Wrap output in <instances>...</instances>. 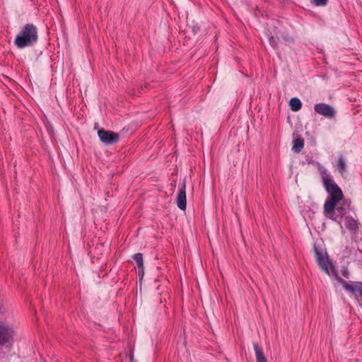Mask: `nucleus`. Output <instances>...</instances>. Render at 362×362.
Instances as JSON below:
<instances>
[{
	"label": "nucleus",
	"mask_w": 362,
	"mask_h": 362,
	"mask_svg": "<svg viewBox=\"0 0 362 362\" xmlns=\"http://www.w3.org/2000/svg\"><path fill=\"white\" fill-rule=\"evenodd\" d=\"M322 181L323 187L328 193L323 209L326 212H329L334 209L337 204L340 202L344 198V194L341 188L334 182L331 173L323 166L318 167Z\"/></svg>",
	"instance_id": "1"
},
{
	"label": "nucleus",
	"mask_w": 362,
	"mask_h": 362,
	"mask_svg": "<svg viewBox=\"0 0 362 362\" xmlns=\"http://www.w3.org/2000/svg\"><path fill=\"white\" fill-rule=\"evenodd\" d=\"M37 40L38 34L36 26L32 23H28L22 28L16 35L14 45L18 48L23 49L33 46L37 42Z\"/></svg>",
	"instance_id": "2"
},
{
	"label": "nucleus",
	"mask_w": 362,
	"mask_h": 362,
	"mask_svg": "<svg viewBox=\"0 0 362 362\" xmlns=\"http://www.w3.org/2000/svg\"><path fill=\"white\" fill-rule=\"evenodd\" d=\"M342 202L337 204L334 209L329 212L323 211L324 215L335 222L338 223L342 229L341 221L344 216L349 211L351 201L349 199H342Z\"/></svg>",
	"instance_id": "3"
},
{
	"label": "nucleus",
	"mask_w": 362,
	"mask_h": 362,
	"mask_svg": "<svg viewBox=\"0 0 362 362\" xmlns=\"http://www.w3.org/2000/svg\"><path fill=\"white\" fill-rule=\"evenodd\" d=\"M332 267V272L334 274L335 279L343 286V288L351 295H354L355 298L358 300L362 298V281H351L349 282L345 281L344 279L340 277L338 274L334 265L331 264Z\"/></svg>",
	"instance_id": "4"
},
{
	"label": "nucleus",
	"mask_w": 362,
	"mask_h": 362,
	"mask_svg": "<svg viewBox=\"0 0 362 362\" xmlns=\"http://www.w3.org/2000/svg\"><path fill=\"white\" fill-rule=\"evenodd\" d=\"M313 251L315 258L319 267L328 275H330L329 270H331L332 274L334 276L332 272L333 269L331 266V264L333 265V264L329 259L327 252L317 244H314Z\"/></svg>",
	"instance_id": "5"
},
{
	"label": "nucleus",
	"mask_w": 362,
	"mask_h": 362,
	"mask_svg": "<svg viewBox=\"0 0 362 362\" xmlns=\"http://www.w3.org/2000/svg\"><path fill=\"white\" fill-rule=\"evenodd\" d=\"M15 336L16 331L11 324L0 322V346L11 344Z\"/></svg>",
	"instance_id": "6"
},
{
	"label": "nucleus",
	"mask_w": 362,
	"mask_h": 362,
	"mask_svg": "<svg viewBox=\"0 0 362 362\" xmlns=\"http://www.w3.org/2000/svg\"><path fill=\"white\" fill-rule=\"evenodd\" d=\"M314 110L317 114L322 115L327 119H334L337 115L335 109L332 105L324 103H320L315 105Z\"/></svg>",
	"instance_id": "7"
},
{
	"label": "nucleus",
	"mask_w": 362,
	"mask_h": 362,
	"mask_svg": "<svg viewBox=\"0 0 362 362\" xmlns=\"http://www.w3.org/2000/svg\"><path fill=\"white\" fill-rule=\"evenodd\" d=\"M98 135L100 141L105 145L114 144L119 140L118 134L111 131L100 129L98 132Z\"/></svg>",
	"instance_id": "8"
},
{
	"label": "nucleus",
	"mask_w": 362,
	"mask_h": 362,
	"mask_svg": "<svg viewBox=\"0 0 362 362\" xmlns=\"http://www.w3.org/2000/svg\"><path fill=\"white\" fill-rule=\"evenodd\" d=\"M176 204L177 207L185 211L187 207V197H186V184L185 180H184L181 183H180L179 190L177 193V197L176 199Z\"/></svg>",
	"instance_id": "9"
},
{
	"label": "nucleus",
	"mask_w": 362,
	"mask_h": 362,
	"mask_svg": "<svg viewBox=\"0 0 362 362\" xmlns=\"http://www.w3.org/2000/svg\"><path fill=\"white\" fill-rule=\"evenodd\" d=\"M360 225L359 223L356 220H355L352 216H346L345 217V226L346 228L350 230L354 234H357L358 232Z\"/></svg>",
	"instance_id": "10"
},
{
	"label": "nucleus",
	"mask_w": 362,
	"mask_h": 362,
	"mask_svg": "<svg viewBox=\"0 0 362 362\" xmlns=\"http://www.w3.org/2000/svg\"><path fill=\"white\" fill-rule=\"evenodd\" d=\"M253 346L255 351L257 362H267L262 349L257 343H254Z\"/></svg>",
	"instance_id": "11"
},
{
	"label": "nucleus",
	"mask_w": 362,
	"mask_h": 362,
	"mask_svg": "<svg viewBox=\"0 0 362 362\" xmlns=\"http://www.w3.org/2000/svg\"><path fill=\"white\" fill-rule=\"evenodd\" d=\"M304 146V139L303 138H297L293 141L292 150L295 153H300Z\"/></svg>",
	"instance_id": "12"
},
{
	"label": "nucleus",
	"mask_w": 362,
	"mask_h": 362,
	"mask_svg": "<svg viewBox=\"0 0 362 362\" xmlns=\"http://www.w3.org/2000/svg\"><path fill=\"white\" fill-rule=\"evenodd\" d=\"M291 110L293 112L299 111L302 107V103L298 98H292L289 101Z\"/></svg>",
	"instance_id": "13"
},
{
	"label": "nucleus",
	"mask_w": 362,
	"mask_h": 362,
	"mask_svg": "<svg viewBox=\"0 0 362 362\" xmlns=\"http://www.w3.org/2000/svg\"><path fill=\"white\" fill-rule=\"evenodd\" d=\"M337 168L340 174L344 175L346 172V164L342 156H341L337 162Z\"/></svg>",
	"instance_id": "14"
},
{
	"label": "nucleus",
	"mask_w": 362,
	"mask_h": 362,
	"mask_svg": "<svg viewBox=\"0 0 362 362\" xmlns=\"http://www.w3.org/2000/svg\"><path fill=\"white\" fill-rule=\"evenodd\" d=\"M134 259L135 260L137 267L139 269V272H140V270L143 272H144V262H143V255L141 253H136L133 256Z\"/></svg>",
	"instance_id": "15"
},
{
	"label": "nucleus",
	"mask_w": 362,
	"mask_h": 362,
	"mask_svg": "<svg viewBox=\"0 0 362 362\" xmlns=\"http://www.w3.org/2000/svg\"><path fill=\"white\" fill-rule=\"evenodd\" d=\"M268 37H269V45L274 49H278V43H279V36H276V37H274L273 35H268Z\"/></svg>",
	"instance_id": "16"
},
{
	"label": "nucleus",
	"mask_w": 362,
	"mask_h": 362,
	"mask_svg": "<svg viewBox=\"0 0 362 362\" xmlns=\"http://www.w3.org/2000/svg\"><path fill=\"white\" fill-rule=\"evenodd\" d=\"M329 0H311L312 4L316 6H326L328 4Z\"/></svg>",
	"instance_id": "17"
},
{
	"label": "nucleus",
	"mask_w": 362,
	"mask_h": 362,
	"mask_svg": "<svg viewBox=\"0 0 362 362\" xmlns=\"http://www.w3.org/2000/svg\"><path fill=\"white\" fill-rule=\"evenodd\" d=\"M282 40H284L285 42L288 43H293L294 39L288 34H281L279 36Z\"/></svg>",
	"instance_id": "18"
},
{
	"label": "nucleus",
	"mask_w": 362,
	"mask_h": 362,
	"mask_svg": "<svg viewBox=\"0 0 362 362\" xmlns=\"http://www.w3.org/2000/svg\"><path fill=\"white\" fill-rule=\"evenodd\" d=\"M351 254V250L349 247L346 246L343 251V258H348Z\"/></svg>",
	"instance_id": "19"
},
{
	"label": "nucleus",
	"mask_w": 362,
	"mask_h": 362,
	"mask_svg": "<svg viewBox=\"0 0 362 362\" xmlns=\"http://www.w3.org/2000/svg\"><path fill=\"white\" fill-rule=\"evenodd\" d=\"M341 274H342L343 276H344L346 279L349 278V270H348V269L346 267H344L341 270Z\"/></svg>",
	"instance_id": "20"
},
{
	"label": "nucleus",
	"mask_w": 362,
	"mask_h": 362,
	"mask_svg": "<svg viewBox=\"0 0 362 362\" xmlns=\"http://www.w3.org/2000/svg\"><path fill=\"white\" fill-rule=\"evenodd\" d=\"M313 163L312 160H308V163Z\"/></svg>",
	"instance_id": "21"
},
{
	"label": "nucleus",
	"mask_w": 362,
	"mask_h": 362,
	"mask_svg": "<svg viewBox=\"0 0 362 362\" xmlns=\"http://www.w3.org/2000/svg\"><path fill=\"white\" fill-rule=\"evenodd\" d=\"M0 362H4V361H1V360H0Z\"/></svg>",
	"instance_id": "22"
},
{
	"label": "nucleus",
	"mask_w": 362,
	"mask_h": 362,
	"mask_svg": "<svg viewBox=\"0 0 362 362\" xmlns=\"http://www.w3.org/2000/svg\"><path fill=\"white\" fill-rule=\"evenodd\" d=\"M361 300L362 301V297H361Z\"/></svg>",
	"instance_id": "23"
}]
</instances>
